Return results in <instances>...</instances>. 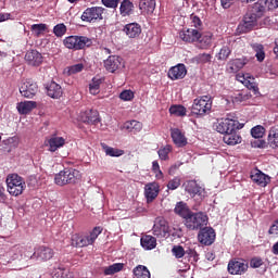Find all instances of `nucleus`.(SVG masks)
<instances>
[{"label":"nucleus","mask_w":278,"mask_h":278,"mask_svg":"<svg viewBox=\"0 0 278 278\" xmlns=\"http://www.w3.org/2000/svg\"><path fill=\"white\" fill-rule=\"evenodd\" d=\"M179 38L186 43H198L200 50H208L212 47L213 34L194 28L180 30Z\"/></svg>","instance_id":"f257e3e1"},{"label":"nucleus","mask_w":278,"mask_h":278,"mask_svg":"<svg viewBox=\"0 0 278 278\" xmlns=\"http://www.w3.org/2000/svg\"><path fill=\"white\" fill-rule=\"evenodd\" d=\"M63 45L71 51H83L92 46V40L87 36L71 35L66 36Z\"/></svg>","instance_id":"f03ea898"},{"label":"nucleus","mask_w":278,"mask_h":278,"mask_svg":"<svg viewBox=\"0 0 278 278\" xmlns=\"http://www.w3.org/2000/svg\"><path fill=\"white\" fill-rule=\"evenodd\" d=\"M63 45L71 51H83L92 46V40L87 36L71 35L66 36Z\"/></svg>","instance_id":"7ed1b4c3"},{"label":"nucleus","mask_w":278,"mask_h":278,"mask_svg":"<svg viewBox=\"0 0 278 278\" xmlns=\"http://www.w3.org/2000/svg\"><path fill=\"white\" fill-rule=\"evenodd\" d=\"M7 191H9L12 197H20L23 194V191L27 188L24 178L17 174H11L7 176Z\"/></svg>","instance_id":"20e7f679"},{"label":"nucleus","mask_w":278,"mask_h":278,"mask_svg":"<svg viewBox=\"0 0 278 278\" xmlns=\"http://www.w3.org/2000/svg\"><path fill=\"white\" fill-rule=\"evenodd\" d=\"M208 223V217L203 212L191 213L182 218V224L189 231H197Z\"/></svg>","instance_id":"39448f33"},{"label":"nucleus","mask_w":278,"mask_h":278,"mask_svg":"<svg viewBox=\"0 0 278 278\" xmlns=\"http://www.w3.org/2000/svg\"><path fill=\"white\" fill-rule=\"evenodd\" d=\"M212 110V99L208 96H203L201 98H195L191 108L192 115L204 116Z\"/></svg>","instance_id":"423d86ee"},{"label":"nucleus","mask_w":278,"mask_h":278,"mask_svg":"<svg viewBox=\"0 0 278 278\" xmlns=\"http://www.w3.org/2000/svg\"><path fill=\"white\" fill-rule=\"evenodd\" d=\"M78 170L72 168L60 170V173L54 176V184L58 186L74 185L78 179Z\"/></svg>","instance_id":"0eeeda50"},{"label":"nucleus","mask_w":278,"mask_h":278,"mask_svg":"<svg viewBox=\"0 0 278 278\" xmlns=\"http://www.w3.org/2000/svg\"><path fill=\"white\" fill-rule=\"evenodd\" d=\"M53 256L54 250L46 245H39L34 249V253H31V251L27 252L26 258L38 262H48L49 260H52Z\"/></svg>","instance_id":"6e6552de"},{"label":"nucleus","mask_w":278,"mask_h":278,"mask_svg":"<svg viewBox=\"0 0 278 278\" xmlns=\"http://www.w3.org/2000/svg\"><path fill=\"white\" fill-rule=\"evenodd\" d=\"M104 8L103 7H89L85 10L80 20L85 23H97L103 20Z\"/></svg>","instance_id":"1a4fd4ad"},{"label":"nucleus","mask_w":278,"mask_h":278,"mask_svg":"<svg viewBox=\"0 0 278 278\" xmlns=\"http://www.w3.org/2000/svg\"><path fill=\"white\" fill-rule=\"evenodd\" d=\"M243 126H240L237 119H218L217 125H215V129L222 135L231 134L232 131H237V129H242Z\"/></svg>","instance_id":"9d476101"},{"label":"nucleus","mask_w":278,"mask_h":278,"mask_svg":"<svg viewBox=\"0 0 278 278\" xmlns=\"http://www.w3.org/2000/svg\"><path fill=\"white\" fill-rule=\"evenodd\" d=\"M198 240L202 245L211 247L216 241V231L212 227L199 229Z\"/></svg>","instance_id":"9b49d317"},{"label":"nucleus","mask_w":278,"mask_h":278,"mask_svg":"<svg viewBox=\"0 0 278 278\" xmlns=\"http://www.w3.org/2000/svg\"><path fill=\"white\" fill-rule=\"evenodd\" d=\"M257 20H260V17L247 13L244 18H242V23L238 26L239 33L249 34L252 31V29L257 26Z\"/></svg>","instance_id":"f8f14e48"},{"label":"nucleus","mask_w":278,"mask_h":278,"mask_svg":"<svg viewBox=\"0 0 278 278\" xmlns=\"http://www.w3.org/2000/svg\"><path fill=\"white\" fill-rule=\"evenodd\" d=\"M38 92V86L35 80L27 79L20 86V93L26 99H34Z\"/></svg>","instance_id":"ddd939ff"},{"label":"nucleus","mask_w":278,"mask_h":278,"mask_svg":"<svg viewBox=\"0 0 278 278\" xmlns=\"http://www.w3.org/2000/svg\"><path fill=\"white\" fill-rule=\"evenodd\" d=\"M228 273L232 276H243L249 270V264L244 261L232 260L228 262Z\"/></svg>","instance_id":"4468645a"},{"label":"nucleus","mask_w":278,"mask_h":278,"mask_svg":"<svg viewBox=\"0 0 278 278\" xmlns=\"http://www.w3.org/2000/svg\"><path fill=\"white\" fill-rule=\"evenodd\" d=\"M104 67L108 73H116L124 67L123 58L117 55H111L104 61Z\"/></svg>","instance_id":"2eb2a0df"},{"label":"nucleus","mask_w":278,"mask_h":278,"mask_svg":"<svg viewBox=\"0 0 278 278\" xmlns=\"http://www.w3.org/2000/svg\"><path fill=\"white\" fill-rule=\"evenodd\" d=\"M160 192V185L159 182H148L144 187V197L147 203H152L156 200Z\"/></svg>","instance_id":"dca6fc26"},{"label":"nucleus","mask_w":278,"mask_h":278,"mask_svg":"<svg viewBox=\"0 0 278 278\" xmlns=\"http://www.w3.org/2000/svg\"><path fill=\"white\" fill-rule=\"evenodd\" d=\"M153 236L157 238H165L169 233V225L164 218H159L156 224L153 226Z\"/></svg>","instance_id":"f3484780"},{"label":"nucleus","mask_w":278,"mask_h":278,"mask_svg":"<svg viewBox=\"0 0 278 278\" xmlns=\"http://www.w3.org/2000/svg\"><path fill=\"white\" fill-rule=\"evenodd\" d=\"M186 74H188V70H186L185 64L178 63L177 65L168 70L167 76L172 80H178V79H184Z\"/></svg>","instance_id":"a211bd4d"},{"label":"nucleus","mask_w":278,"mask_h":278,"mask_svg":"<svg viewBox=\"0 0 278 278\" xmlns=\"http://www.w3.org/2000/svg\"><path fill=\"white\" fill-rule=\"evenodd\" d=\"M123 31L129 39H137L142 34V27L138 23H130L125 25Z\"/></svg>","instance_id":"6ab92c4d"},{"label":"nucleus","mask_w":278,"mask_h":278,"mask_svg":"<svg viewBox=\"0 0 278 278\" xmlns=\"http://www.w3.org/2000/svg\"><path fill=\"white\" fill-rule=\"evenodd\" d=\"M268 5V0H258L253 3L251 13L249 15L262 18L266 13V7Z\"/></svg>","instance_id":"aec40b11"},{"label":"nucleus","mask_w":278,"mask_h":278,"mask_svg":"<svg viewBox=\"0 0 278 278\" xmlns=\"http://www.w3.org/2000/svg\"><path fill=\"white\" fill-rule=\"evenodd\" d=\"M80 119L83 121L84 124H91L96 125L101 122L99 119V113L97 110H87L83 114H80Z\"/></svg>","instance_id":"412c9836"},{"label":"nucleus","mask_w":278,"mask_h":278,"mask_svg":"<svg viewBox=\"0 0 278 278\" xmlns=\"http://www.w3.org/2000/svg\"><path fill=\"white\" fill-rule=\"evenodd\" d=\"M46 90L47 96L54 100L61 99V97L63 96L62 86L56 84L55 81H51L50 84H48L46 86Z\"/></svg>","instance_id":"4be33fe9"},{"label":"nucleus","mask_w":278,"mask_h":278,"mask_svg":"<svg viewBox=\"0 0 278 278\" xmlns=\"http://www.w3.org/2000/svg\"><path fill=\"white\" fill-rule=\"evenodd\" d=\"M28 253H30V251H27V248H24L22 245H16L13 247L11 250V257L13 261L17 260L20 262L22 261H29L30 258H28L26 255H28Z\"/></svg>","instance_id":"5701e85b"},{"label":"nucleus","mask_w":278,"mask_h":278,"mask_svg":"<svg viewBox=\"0 0 278 278\" xmlns=\"http://www.w3.org/2000/svg\"><path fill=\"white\" fill-rule=\"evenodd\" d=\"M251 179L256 186L266 187L269 184V176L263 172L255 169L251 173Z\"/></svg>","instance_id":"b1692460"},{"label":"nucleus","mask_w":278,"mask_h":278,"mask_svg":"<svg viewBox=\"0 0 278 278\" xmlns=\"http://www.w3.org/2000/svg\"><path fill=\"white\" fill-rule=\"evenodd\" d=\"M155 9V0H139V10L141 11V15H152Z\"/></svg>","instance_id":"393cba45"},{"label":"nucleus","mask_w":278,"mask_h":278,"mask_svg":"<svg viewBox=\"0 0 278 278\" xmlns=\"http://www.w3.org/2000/svg\"><path fill=\"white\" fill-rule=\"evenodd\" d=\"M170 136L175 146L182 148L188 144V139L185 137L184 132L178 128L172 129Z\"/></svg>","instance_id":"a878e982"},{"label":"nucleus","mask_w":278,"mask_h":278,"mask_svg":"<svg viewBox=\"0 0 278 278\" xmlns=\"http://www.w3.org/2000/svg\"><path fill=\"white\" fill-rule=\"evenodd\" d=\"M94 243L92 240H90L87 236H80L78 233L73 235L72 237V245L74 248H86Z\"/></svg>","instance_id":"bb28decb"},{"label":"nucleus","mask_w":278,"mask_h":278,"mask_svg":"<svg viewBox=\"0 0 278 278\" xmlns=\"http://www.w3.org/2000/svg\"><path fill=\"white\" fill-rule=\"evenodd\" d=\"M25 61L31 66H40L42 63V54L36 50H31L26 52Z\"/></svg>","instance_id":"cd10ccee"},{"label":"nucleus","mask_w":278,"mask_h":278,"mask_svg":"<svg viewBox=\"0 0 278 278\" xmlns=\"http://www.w3.org/2000/svg\"><path fill=\"white\" fill-rule=\"evenodd\" d=\"M37 108V102L24 101L17 102L16 110L21 115H27Z\"/></svg>","instance_id":"c85d7f7f"},{"label":"nucleus","mask_w":278,"mask_h":278,"mask_svg":"<svg viewBox=\"0 0 278 278\" xmlns=\"http://www.w3.org/2000/svg\"><path fill=\"white\" fill-rule=\"evenodd\" d=\"M185 190L191 197L202 195L203 188L198 185L194 180H189L185 185Z\"/></svg>","instance_id":"c756f323"},{"label":"nucleus","mask_w":278,"mask_h":278,"mask_svg":"<svg viewBox=\"0 0 278 278\" xmlns=\"http://www.w3.org/2000/svg\"><path fill=\"white\" fill-rule=\"evenodd\" d=\"M224 142L227 146H237L242 142V137L237 134V130L224 134Z\"/></svg>","instance_id":"7c9ffc66"},{"label":"nucleus","mask_w":278,"mask_h":278,"mask_svg":"<svg viewBox=\"0 0 278 278\" xmlns=\"http://www.w3.org/2000/svg\"><path fill=\"white\" fill-rule=\"evenodd\" d=\"M141 248H143L146 251H151L156 248V239L155 237H152L150 235H144L140 239Z\"/></svg>","instance_id":"2f4dec72"},{"label":"nucleus","mask_w":278,"mask_h":278,"mask_svg":"<svg viewBox=\"0 0 278 278\" xmlns=\"http://www.w3.org/2000/svg\"><path fill=\"white\" fill-rule=\"evenodd\" d=\"M135 13V4L129 0H124L119 5V14L121 16H130Z\"/></svg>","instance_id":"473e14b6"},{"label":"nucleus","mask_w":278,"mask_h":278,"mask_svg":"<svg viewBox=\"0 0 278 278\" xmlns=\"http://www.w3.org/2000/svg\"><path fill=\"white\" fill-rule=\"evenodd\" d=\"M65 139L63 137H51L48 139V151L56 152L60 148L64 147Z\"/></svg>","instance_id":"72a5a7b5"},{"label":"nucleus","mask_w":278,"mask_h":278,"mask_svg":"<svg viewBox=\"0 0 278 278\" xmlns=\"http://www.w3.org/2000/svg\"><path fill=\"white\" fill-rule=\"evenodd\" d=\"M247 65L245 59H233L228 62V72L238 73Z\"/></svg>","instance_id":"f704fd0d"},{"label":"nucleus","mask_w":278,"mask_h":278,"mask_svg":"<svg viewBox=\"0 0 278 278\" xmlns=\"http://www.w3.org/2000/svg\"><path fill=\"white\" fill-rule=\"evenodd\" d=\"M174 213L179 215V217L184 218L188 215L193 214L194 212L190 211L188 204L185 202H178L175 204Z\"/></svg>","instance_id":"c9c22d12"},{"label":"nucleus","mask_w":278,"mask_h":278,"mask_svg":"<svg viewBox=\"0 0 278 278\" xmlns=\"http://www.w3.org/2000/svg\"><path fill=\"white\" fill-rule=\"evenodd\" d=\"M269 147L273 149L278 148V126H273L268 130V138H267Z\"/></svg>","instance_id":"e433bc0d"},{"label":"nucleus","mask_w":278,"mask_h":278,"mask_svg":"<svg viewBox=\"0 0 278 278\" xmlns=\"http://www.w3.org/2000/svg\"><path fill=\"white\" fill-rule=\"evenodd\" d=\"M101 148H103L105 154L111 157H121L124 155V150L117 148H111L105 143H101Z\"/></svg>","instance_id":"4c0bfd02"},{"label":"nucleus","mask_w":278,"mask_h":278,"mask_svg":"<svg viewBox=\"0 0 278 278\" xmlns=\"http://www.w3.org/2000/svg\"><path fill=\"white\" fill-rule=\"evenodd\" d=\"M124 269L123 263H115L111 266L104 267V276H114Z\"/></svg>","instance_id":"58836bf2"},{"label":"nucleus","mask_w":278,"mask_h":278,"mask_svg":"<svg viewBox=\"0 0 278 278\" xmlns=\"http://www.w3.org/2000/svg\"><path fill=\"white\" fill-rule=\"evenodd\" d=\"M134 276L137 278H151L149 268L143 265H139L134 268Z\"/></svg>","instance_id":"ea45409f"},{"label":"nucleus","mask_w":278,"mask_h":278,"mask_svg":"<svg viewBox=\"0 0 278 278\" xmlns=\"http://www.w3.org/2000/svg\"><path fill=\"white\" fill-rule=\"evenodd\" d=\"M168 112L177 117H185L187 113V109L181 104H175L172 105L170 109H168Z\"/></svg>","instance_id":"a19ab883"},{"label":"nucleus","mask_w":278,"mask_h":278,"mask_svg":"<svg viewBox=\"0 0 278 278\" xmlns=\"http://www.w3.org/2000/svg\"><path fill=\"white\" fill-rule=\"evenodd\" d=\"M142 127H143L142 123L136 119L128 121L125 123V129L130 131L139 132L142 130Z\"/></svg>","instance_id":"79ce46f5"},{"label":"nucleus","mask_w":278,"mask_h":278,"mask_svg":"<svg viewBox=\"0 0 278 278\" xmlns=\"http://www.w3.org/2000/svg\"><path fill=\"white\" fill-rule=\"evenodd\" d=\"M52 278H74V275L64 267H58L54 269Z\"/></svg>","instance_id":"37998d69"},{"label":"nucleus","mask_w":278,"mask_h":278,"mask_svg":"<svg viewBox=\"0 0 278 278\" xmlns=\"http://www.w3.org/2000/svg\"><path fill=\"white\" fill-rule=\"evenodd\" d=\"M101 84L102 79L99 78H92L91 84L89 85V91L91 96H98L99 92H101Z\"/></svg>","instance_id":"c03bdc74"},{"label":"nucleus","mask_w":278,"mask_h":278,"mask_svg":"<svg viewBox=\"0 0 278 278\" xmlns=\"http://www.w3.org/2000/svg\"><path fill=\"white\" fill-rule=\"evenodd\" d=\"M231 55V49L229 46H224L220 48L219 52L217 53L218 61H227Z\"/></svg>","instance_id":"a18cd8bd"},{"label":"nucleus","mask_w":278,"mask_h":278,"mask_svg":"<svg viewBox=\"0 0 278 278\" xmlns=\"http://www.w3.org/2000/svg\"><path fill=\"white\" fill-rule=\"evenodd\" d=\"M53 34L58 38H62L65 34H67V26L63 23L54 25Z\"/></svg>","instance_id":"49530a36"},{"label":"nucleus","mask_w":278,"mask_h":278,"mask_svg":"<svg viewBox=\"0 0 278 278\" xmlns=\"http://www.w3.org/2000/svg\"><path fill=\"white\" fill-rule=\"evenodd\" d=\"M170 152H172V147L170 146L160 148L159 151H157L160 160L161 161H168Z\"/></svg>","instance_id":"de8ad7c7"},{"label":"nucleus","mask_w":278,"mask_h":278,"mask_svg":"<svg viewBox=\"0 0 278 278\" xmlns=\"http://www.w3.org/2000/svg\"><path fill=\"white\" fill-rule=\"evenodd\" d=\"M265 127L264 126H254L251 130V135L254 139H261L265 135Z\"/></svg>","instance_id":"09e8293b"},{"label":"nucleus","mask_w":278,"mask_h":278,"mask_svg":"<svg viewBox=\"0 0 278 278\" xmlns=\"http://www.w3.org/2000/svg\"><path fill=\"white\" fill-rule=\"evenodd\" d=\"M30 29L37 37H40L42 33L47 31L48 26L47 24H33Z\"/></svg>","instance_id":"8fccbe9b"},{"label":"nucleus","mask_w":278,"mask_h":278,"mask_svg":"<svg viewBox=\"0 0 278 278\" xmlns=\"http://www.w3.org/2000/svg\"><path fill=\"white\" fill-rule=\"evenodd\" d=\"M179 186H181V178L179 176L174 177L167 182V189L170 191L177 190Z\"/></svg>","instance_id":"3c124183"},{"label":"nucleus","mask_w":278,"mask_h":278,"mask_svg":"<svg viewBox=\"0 0 278 278\" xmlns=\"http://www.w3.org/2000/svg\"><path fill=\"white\" fill-rule=\"evenodd\" d=\"M172 253L177 260H181L186 255V252L182 245H174L172 249Z\"/></svg>","instance_id":"603ef678"},{"label":"nucleus","mask_w":278,"mask_h":278,"mask_svg":"<svg viewBox=\"0 0 278 278\" xmlns=\"http://www.w3.org/2000/svg\"><path fill=\"white\" fill-rule=\"evenodd\" d=\"M236 80H238L241 84H244L249 81H255V78L252 76V74L245 73V74H236Z\"/></svg>","instance_id":"864d4df0"},{"label":"nucleus","mask_w":278,"mask_h":278,"mask_svg":"<svg viewBox=\"0 0 278 278\" xmlns=\"http://www.w3.org/2000/svg\"><path fill=\"white\" fill-rule=\"evenodd\" d=\"M83 71H84V64L77 63L67 67V75H75L77 73H81Z\"/></svg>","instance_id":"5fc2aeb1"},{"label":"nucleus","mask_w":278,"mask_h":278,"mask_svg":"<svg viewBox=\"0 0 278 278\" xmlns=\"http://www.w3.org/2000/svg\"><path fill=\"white\" fill-rule=\"evenodd\" d=\"M191 27H194L195 30H202V20H200L195 14H191Z\"/></svg>","instance_id":"6e6d98bb"},{"label":"nucleus","mask_w":278,"mask_h":278,"mask_svg":"<svg viewBox=\"0 0 278 278\" xmlns=\"http://www.w3.org/2000/svg\"><path fill=\"white\" fill-rule=\"evenodd\" d=\"M212 61V55L210 53H200L198 56H195V62L199 64H206Z\"/></svg>","instance_id":"4d7b16f0"},{"label":"nucleus","mask_w":278,"mask_h":278,"mask_svg":"<svg viewBox=\"0 0 278 278\" xmlns=\"http://www.w3.org/2000/svg\"><path fill=\"white\" fill-rule=\"evenodd\" d=\"M254 50H255V58L256 60H258V62H263L265 59V52H264V47L263 45H256L254 46Z\"/></svg>","instance_id":"13d9d810"},{"label":"nucleus","mask_w":278,"mask_h":278,"mask_svg":"<svg viewBox=\"0 0 278 278\" xmlns=\"http://www.w3.org/2000/svg\"><path fill=\"white\" fill-rule=\"evenodd\" d=\"M119 99L122 101H132L135 99V92L131 90L121 91Z\"/></svg>","instance_id":"bf43d9fd"},{"label":"nucleus","mask_w":278,"mask_h":278,"mask_svg":"<svg viewBox=\"0 0 278 278\" xmlns=\"http://www.w3.org/2000/svg\"><path fill=\"white\" fill-rule=\"evenodd\" d=\"M249 265L251 266V268L253 269H257L260 267H262L264 265V261L262 257L260 256H254L252 257V260L249 262Z\"/></svg>","instance_id":"052dcab7"},{"label":"nucleus","mask_w":278,"mask_h":278,"mask_svg":"<svg viewBox=\"0 0 278 278\" xmlns=\"http://www.w3.org/2000/svg\"><path fill=\"white\" fill-rule=\"evenodd\" d=\"M102 231H103L102 227H94L90 232V235H88L87 237L89 238V240L96 242L98 236H100Z\"/></svg>","instance_id":"680f3d73"},{"label":"nucleus","mask_w":278,"mask_h":278,"mask_svg":"<svg viewBox=\"0 0 278 278\" xmlns=\"http://www.w3.org/2000/svg\"><path fill=\"white\" fill-rule=\"evenodd\" d=\"M119 0H101L104 7L109 9H116L118 5Z\"/></svg>","instance_id":"e2e57ef3"},{"label":"nucleus","mask_w":278,"mask_h":278,"mask_svg":"<svg viewBox=\"0 0 278 278\" xmlns=\"http://www.w3.org/2000/svg\"><path fill=\"white\" fill-rule=\"evenodd\" d=\"M185 255H188V258H193V261H198V253L194 249H187L185 250Z\"/></svg>","instance_id":"0e129e2a"},{"label":"nucleus","mask_w":278,"mask_h":278,"mask_svg":"<svg viewBox=\"0 0 278 278\" xmlns=\"http://www.w3.org/2000/svg\"><path fill=\"white\" fill-rule=\"evenodd\" d=\"M249 90H253L254 92L258 91V87L254 80L242 83Z\"/></svg>","instance_id":"69168bd1"},{"label":"nucleus","mask_w":278,"mask_h":278,"mask_svg":"<svg viewBox=\"0 0 278 278\" xmlns=\"http://www.w3.org/2000/svg\"><path fill=\"white\" fill-rule=\"evenodd\" d=\"M268 11L278 9V0H267Z\"/></svg>","instance_id":"338daca9"},{"label":"nucleus","mask_w":278,"mask_h":278,"mask_svg":"<svg viewBox=\"0 0 278 278\" xmlns=\"http://www.w3.org/2000/svg\"><path fill=\"white\" fill-rule=\"evenodd\" d=\"M268 235H276V236H278V220H275L273 226L269 227Z\"/></svg>","instance_id":"774afa93"}]
</instances>
